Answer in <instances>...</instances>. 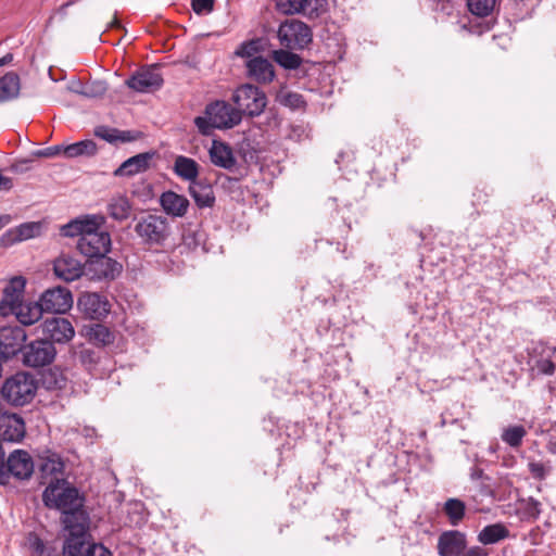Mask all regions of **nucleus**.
Wrapping results in <instances>:
<instances>
[{
	"label": "nucleus",
	"instance_id": "f257e3e1",
	"mask_svg": "<svg viewBox=\"0 0 556 556\" xmlns=\"http://www.w3.org/2000/svg\"><path fill=\"white\" fill-rule=\"evenodd\" d=\"M134 232L140 240V244L149 250L164 251L173 235L172 226L165 216L147 214L134 217Z\"/></svg>",
	"mask_w": 556,
	"mask_h": 556
},
{
	"label": "nucleus",
	"instance_id": "f03ea898",
	"mask_svg": "<svg viewBox=\"0 0 556 556\" xmlns=\"http://www.w3.org/2000/svg\"><path fill=\"white\" fill-rule=\"evenodd\" d=\"M65 529L68 531L63 545V556H112V553L102 544L87 545V518L85 515H71L63 518Z\"/></svg>",
	"mask_w": 556,
	"mask_h": 556
},
{
	"label": "nucleus",
	"instance_id": "7ed1b4c3",
	"mask_svg": "<svg viewBox=\"0 0 556 556\" xmlns=\"http://www.w3.org/2000/svg\"><path fill=\"white\" fill-rule=\"evenodd\" d=\"M204 114L194 118V125L202 136H211L214 129H230L241 123V111L223 100L208 103Z\"/></svg>",
	"mask_w": 556,
	"mask_h": 556
},
{
	"label": "nucleus",
	"instance_id": "20e7f679",
	"mask_svg": "<svg viewBox=\"0 0 556 556\" xmlns=\"http://www.w3.org/2000/svg\"><path fill=\"white\" fill-rule=\"evenodd\" d=\"M42 501L49 508H55L63 513L64 517L71 515H85L80 508L83 500L76 488L63 478L49 481L43 491Z\"/></svg>",
	"mask_w": 556,
	"mask_h": 556
},
{
	"label": "nucleus",
	"instance_id": "39448f33",
	"mask_svg": "<svg viewBox=\"0 0 556 556\" xmlns=\"http://www.w3.org/2000/svg\"><path fill=\"white\" fill-rule=\"evenodd\" d=\"M37 388L38 383L30 374L17 372L3 382L1 394L9 404L24 406L35 397Z\"/></svg>",
	"mask_w": 556,
	"mask_h": 556
},
{
	"label": "nucleus",
	"instance_id": "423d86ee",
	"mask_svg": "<svg viewBox=\"0 0 556 556\" xmlns=\"http://www.w3.org/2000/svg\"><path fill=\"white\" fill-rule=\"evenodd\" d=\"M277 36L280 45L290 50H304L313 41L312 28L296 18L282 22L278 27Z\"/></svg>",
	"mask_w": 556,
	"mask_h": 556
},
{
	"label": "nucleus",
	"instance_id": "0eeeda50",
	"mask_svg": "<svg viewBox=\"0 0 556 556\" xmlns=\"http://www.w3.org/2000/svg\"><path fill=\"white\" fill-rule=\"evenodd\" d=\"M231 100L237 105L236 109L241 111V117L243 115L249 117L258 116L264 112L267 105L266 93L258 87L251 84L238 87L233 92Z\"/></svg>",
	"mask_w": 556,
	"mask_h": 556
},
{
	"label": "nucleus",
	"instance_id": "6e6552de",
	"mask_svg": "<svg viewBox=\"0 0 556 556\" xmlns=\"http://www.w3.org/2000/svg\"><path fill=\"white\" fill-rule=\"evenodd\" d=\"M86 276L94 281H114L122 271L123 265L118 261L101 253L85 262Z\"/></svg>",
	"mask_w": 556,
	"mask_h": 556
},
{
	"label": "nucleus",
	"instance_id": "1a4fd4ad",
	"mask_svg": "<svg viewBox=\"0 0 556 556\" xmlns=\"http://www.w3.org/2000/svg\"><path fill=\"white\" fill-rule=\"evenodd\" d=\"M112 248L111 236L100 229L87 230L84 237L78 238L76 249L90 260L101 253H109Z\"/></svg>",
	"mask_w": 556,
	"mask_h": 556
},
{
	"label": "nucleus",
	"instance_id": "9d476101",
	"mask_svg": "<svg viewBox=\"0 0 556 556\" xmlns=\"http://www.w3.org/2000/svg\"><path fill=\"white\" fill-rule=\"evenodd\" d=\"M164 79L159 65L143 66L135 72L126 81V86L137 92H153L163 86Z\"/></svg>",
	"mask_w": 556,
	"mask_h": 556
},
{
	"label": "nucleus",
	"instance_id": "9b49d317",
	"mask_svg": "<svg viewBox=\"0 0 556 556\" xmlns=\"http://www.w3.org/2000/svg\"><path fill=\"white\" fill-rule=\"evenodd\" d=\"M78 309L90 320H102L111 311L108 298L97 292H85L77 301Z\"/></svg>",
	"mask_w": 556,
	"mask_h": 556
},
{
	"label": "nucleus",
	"instance_id": "f8f14e48",
	"mask_svg": "<svg viewBox=\"0 0 556 556\" xmlns=\"http://www.w3.org/2000/svg\"><path fill=\"white\" fill-rule=\"evenodd\" d=\"M39 301L48 314H65L73 306L72 292L61 286L46 290Z\"/></svg>",
	"mask_w": 556,
	"mask_h": 556
},
{
	"label": "nucleus",
	"instance_id": "ddd939ff",
	"mask_svg": "<svg viewBox=\"0 0 556 556\" xmlns=\"http://www.w3.org/2000/svg\"><path fill=\"white\" fill-rule=\"evenodd\" d=\"M42 331L46 336L45 340L49 341L51 344L65 343L71 340L75 333L68 319L55 316L45 320Z\"/></svg>",
	"mask_w": 556,
	"mask_h": 556
},
{
	"label": "nucleus",
	"instance_id": "4468645a",
	"mask_svg": "<svg viewBox=\"0 0 556 556\" xmlns=\"http://www.w3.org/2000/svg\"><path fill=\"white\" fill-rule=\"evenodd\" d=\"M157 156L155 150L136 154L124 161L113 173L116 177H132L152 167V161Z\"/></svg>",
	"mask_w": 556,
	"mask_h": 556
},
{
	"label": "nucleus",
	"instance_id": "2eb2a0df",
	"mask_svg": "<svg viewBox=\"0 0 556 556\" xmlns=\"http://www.w3.org/2000/svg\"><path fill=\"white\" fill-rule=\"evenodd\" d=\"M26 279L23 276L13 277L3 289V296L0 302V314L10 315L23 301Z\"/></svg>",
	"mask_w": 556,
	"mask_h": 556
},
{
	"label": "nucleus",
	"instance_id": "dca6fc26",
	"mask_svg": "<svg viewBox=\"0 0 556 556\" xmlns=\"http://www.w3.org/2000/svg\"><path fill=\"white\" fill-rule=\"evenodd\" d=\"M105 223L102 215H84L77 217L60 228L63 237H84L87 230L100 229Z\"/></svg>",
	"mask_w": 556,
	"mask_h": 556
},
{
	"label": "nucleus",
	"instance_id": "f3484780",
	"mask_svg": "<svg viewBox=\"0 0 556 556\" xmlns=\"http://www.w3.org/2000/svg\"><path fill=\"white\" fill-rule=\"evenodd\" d=\"M53 273L65 282H71L86 275L85 264L68 254H61L53 261Z\"/></svg>",
	"mask_w": 556,
	"mask_h": 556
},
{
	"label": "nucleus",
	"instance_id": "a211bd4d",
	"mask_svg": "<svg viewBox=\"0 0 556 556\" xmlns=\"http://www.w3.org/2000/svg\"><path fill=\"white\" fill-rule=\"evenodd\" d=\"M467 546L466 535L456 530L444 531L438 539L440 556H460Z\"/></svg>",
	"mask_w": 556,
	"mask_h": 556
},
{
	"label": "nucleus",
	"instance_id": "6ab92c4d",
	"mask_svg": "<svg viewBox=\"0 0 556 556\" xmlns=\"http://www.w3.org/2000/svg\"><path fill=\"white\" fill-rule=\"evenodd\" d=\"M25 435V424L16 414L0 415V440L18 442Z\"/></svg>",
	"mask_w": 556,
	"mask_h": 556
},
{
	"label": "nucleus",
	"instance_id": "aec40b11",
	"mask_svg": "<svg viewBox=\"0 0 556 556\" xmlns=\"http://www.w3.org/2000/svg\"><path fill=\"white\" fill-rule=\"evenodd\" d=\"M80 334L87 339L90 344L109 346L114 343L116 333L109 327L99 323H89L81 327Z\"/></svg>",
	"mask_w": 556,
	"mask_h": 556
},
{
	"label": "nucleus",
	"instance_id": "412c9836",
	"mask_svg": "<svg viewBox=\"0 0 556 556\" xmlns=\"http://www.w3.org/2000/svg\"><path fill=\"white\" fill-rule=\"evenodd\" d=\"M160 205L172 217H184L190 206L189 200L175 191L167 190L160 195Z\"/></svg>",
	"mask_w": 556,
	"mask_h": 556
},
{
	"label": "nucleus",
	"instance_id": "4be33fe9",
	"mask_svg": "<svg viewBox=\"0 0 556 556\" xmlns=\"http://www.w3.org/2000/svg\"><path fill=\"white\" fill-rule=\"evenodd\" d=\"M37 467L41 475V478L45 480L50 479L51 481L54 480L55 478H60L59 476L62 475L64 463L60 455L47 451L38 456Z\"/></svg>",
	"mask_w": 556,
	"mask_h": 556
},
{
	"label": "nucleus",
	"instance_id": "5701e85b",
	"mask_svg": "<svg viewBox=\"0 0 556 556\" xmlns=\"http://www.w3.org/2000/svg\"><path fill=\"white\" fill-rule=\"evenodd\" d=\"M248 74L257 83H271L275 78L273 64L263 56H254L247 62Z\"/></svg>",
	"mask_w": 556,
	"mask_h": 556
},
{
	"label": "nucleus",
	"instance_id": "b1692460",
	"mask_svg": "<svg viewBox=\"0 0 556 556\" xmlns=\"http://www.w3.org/2000/svg\"><path fill=\"white\" fill-rule=\"evenodd\" d=\"M211 162L220 168L232 169L237 160L233 155L232 149L226 142L213 140L212 147L208 151Z\"/></svg>",
	"mask_w": 556,
	"mask_h": 556
},
{
	"label": "nucleus",
	"instance_id": "393cba45",
	"mask_svg": "<svg viewBox=\"0 0 556 556\" xmlns=\"http://www.w3.org/2000/svg\"><path fill=\"white\" fill-rule=\"evenodd\" d=\"M26 332L20 326L0 328V348H35V342L26 343Z\"/></svg>",
	"mask_w": 556,
	"mask_h": 556
},
{
	"label": "nucleus",
	"instance_id": "a878e982",
	"mask_svg": "<svg viewBox=\"0 0 556 556\" xmlns=\"http://www.w3.org/2000/svg\"><path fill=\"white\" fill-rule=\"evenodd\" d=\"M15 355L22 354L25 366L40 368L50 365L55 358V350H13Z\"/></svg>",
	"mask_w": 556,
	"mask_h": 556
},
{
	"label": "nucleus",
	"instance_id": "bb28decb",
	"mask_svg": "<svg viewBox=\"0 0 556 556\" xmlns=\"http://www.w3.org/2000/svg\"><path fill=\"white\" fill-rule=\"evenodd\" d=\"M189 193L200 208L212 207L215 204L213 187L204 180H197L190 184Z\"/></svg>",
	"mask_w": 556,
	"mask_h": 556
},
{
	"label": "nucleus",
	"instance_id": "cd10ccee",
	"mask_svg": "<svg viewBox=\"0 0 556 556\" xmlns=\"http://www.w3.org/2000/svg\"><path fill=\"white\" fill-rule=\"evenodd\" d=\"M43 313H46L45 308L38 300L29 303L22 302L11 314H14L21 324L29 326L37 323Z\"/></svg>",
	"mask_w": 556,
	"mask_h": 556
},
{
	"label": "nucleus",
	"instance_id": "c85d7f7f",
	"mask_svg": "<svg viewBox=\"0 0 556 556\" xmlns=\"http://www.w3.org/2000/svg\"><path fill=\"white\" fill-rule=\"evenodd\" d=\"M20 90L21 79L15 72H8L0 77V103L16 99Z\"/></svg>",
	"mask_w": 556,
	"mask_h": 556
},
{
	"label": "nucleus",
	"instance_id": "c756f323",
	"mask_svg": "<svg viewBox=\"0 0 556 556\" xmlns=\"http://www.w3.org/2000/svg\"><path fill=\"white\" fill-rule=\"evenodd\" d=\"M199 164L191 157L179 155L174 162V172L180 178L190 181H197L199 176Z\"/></svg>",
	"mask_w": 556,
	"mask_h": 556
},
{
	"label": "nucleus",
	"instance_id": "7c9ffc66",
	"mask_svg": "<svg viewBox=\"0 0 556 556\" xmlns=\"http://www.w3.org/2000/svg\"><path fill=\"white\" fill-rule=\"evenodd\" d=\"M263 151L261 142L251 135H244L243 139L238 143L237 152L248 164L257 163L258 154Z\"/></svg>",
	"mask_w": 556,
	"mask_h": 556
},
{
	"label": "nucleus",
	"instance_id": "2f4dec72",
	"mask_svg": "<svg viewBox=\"0 0 556 556\" xmlns=\"http://www.w3.org/2000/svg\"><path fill=\"white\" fill-rule=\"evenodd\" d=\"M509 531L503 523H493L484 527L478 534V541L484 545L495 544L508 538Z\"/></svg>",
	"mask_w": 556,
	"mask_h": 556
},
{
	"label": "nucleus",
	"instance_id": "473e14b6",
	"mask_svg": "<svg viewBox=\"0 0 556 556\" xmlns=\"http://www.w3.org/2000/svg\"><path fill=\"white\" fill-rule=\"evenodd\" d=\"M131 208V203L125 195L113 198L108 204L109 215L117 222L126 220L130 216Z\"/></svg>",
	"mask_w": 556,
	"mask_h": 556
},
{
	"label": "nucleus",
	"instance_id": "72a5a7b5",
	"mask_svg": "<svg viewBox=\"0 0 556 556\" xmlns=\"http://www.w3.org/2000/svg\"><path fill=\"white\" fill-rule=\"evenodd\" d=\"M271 58L279 66L288 71L298 70L303 63V59L299 54L287 48L274 50Z\"/></svg>",
	"mask_w": 556,
	"mask_h": 556
},
{
	"label": "nucleus",
	"instance_id": "f704fd0d",
	"mask_svg": "<svg viewBox=\"0 0 556 556\" xmlns=\"http://www.w3.org/2000/svg\"><path fill=\"white\" fill-rule=\"evenodd\" d=\"M97 153V143L91 139L81 140L63 149V155L68 159L77 156H92Z\"/></svg>",
	"mask_w": 556,
	"mask_h": 556
},
{
	"label": "nucleus",
	"instance_id": "c9c22d12",
	"mask_svg": "<svg viewBox=\"0 0 556 556\" xmlns=\"http://www.w3.org/2000/svg\"><path fill=\"white\" fill-rule=\"evenodd\" d=\"M465 504L458 498H448L443 507L451 525L457 526L465 516Z\"/></svg>",
	"mask_w": 556,
	"mask_h": 556
},
{
	"label": "nucleus",
	"instance_id": "e433bc0d",
	"mask_svg": "<svg viewBox=\"0 0 556 556\" xmlns=\"http://www.w3.org/2000/svg\"><path fill=\"white\" fill-rule=\"evenodd\" d=\"M42 383L48 390H62L66 386V377L60 368L53 367L43 374Z\"/></svg>",
	"mask_w": 556,
	"mask_h": 556
},
{
	"label": "nucleus",
	"instance_id": "4c0bfd02",
	"mask_svg": "<svg viewBox=\"0 0 556 556\" xmlns=\"http://www.w3.org/2000/svg\"><path fill=\"white\" fill-rule=\"evenodd\" d=\"M526 434L523 426H510L503 430L501 439L510 447H519Z\"/></svg>",
	"mask_w": 556,
	"mask_h": 556
},
{
	"label": "nucleus",
	"instance_id": "58836bf2",
	"mask_svg": "<svg viewBox=\"0 0 556 556\" xmlns=\"http://www.w3.org/2000/svg\"><path fill=\"white\" fill-rule=\"evenodd\" d=\"M468 10L478 17L489 16L496 4L497 0H466Z\"/></svg>",
	"mask_w": 556,
	"mask_h": 556
},
{
	"label": "nucleus",
	"instance_id": "ea45409f",
	"mask_svg": "<svg viewBox=\"0 0 556 556\" xmlns=\"http://www.w3.org/2000/svg\"><path fill=\"white\" fill-rule=\"evenodd\" d=\"M277 8L285 14L305 13L307 7L311 5V0H277Z\"/></svg>",
	"mask_w": 556,
	"mask_h": 556
},
{
	"label": "nucleus",
	"instance_id": "a19ab883",
	"mask_svg": "<svg viewBox=\"0 0 556 556\" xmlns=\"http://www.w3.org/2000/svg\"><path fill=\"white\" fill-rule=\"evenodd\" d=\"M108 90L106 84L101 80H96L89 84H86L80 89L73 90L74 92L90 99L102 98Z\"/></svg>",
	"mask_w": 556,
	"mask_h": 556
},
{
	"label": "nucleus",
	"instance_id": "79ce46f5",
	"mask_svg": "<svg viewBox=\"0 0 556 556\" xmlns=\"http://www.w3.org/2000/svg\"><path fill=\"white\" fill-rule=\"evenodd\" d=\"M264 51L263 40L261 38H254L242 42L235 54L241 58H254L253 55Z\"/></svg>",
	"mask_w": 556,
	"mask_h": 556
},
{
	"label": "nucleus",
	"instance_id": "37998d69",
	"mask_svg": "<svg viewBox=\"0 0 556 556\" xmlns=\"http://www.w3.org/2000/svg\"><path fill=\"white\" fill-rule=\"evenodd\" d=\"M40 230L41 224L36 222L24 223L15 227V232H17L20 241L27 240L38 236L40 233Z\"/></svg>",
	"mask_w": 556,
	"mask_h": 556
},
{
	"label": "nucleus",
	"instance_id": "c03bdc74",
	"mask_svg": "<svg viewBox=\"0 0 556 556\" xmlns=\"http://www.w3.org/2000/svg\"><path fill=\"white\" fill-rule=\"evenodd\" d=\"M280 103L285 106H288L292 110L304 109L306 106V101L301 93L289 91L282 96Z\"/></svg>",
	"mask_w": 556,
	"mask_h": 556
},
{
	"label": "nucleus",
	"instance_id": "a18cd8bd",
	"mask_svg": "<svg viewBox=\"0 0 556 556\" xmlns=\"http://www.w3.org/2000/svg\"><path fill=\"white\" fill-rule=\"evenodd\" d=\"M182 243L189 250H195L202 243V235L198 231L187 230L182 233Z\"/></svg>",
	"mask_w": 556,
	"mask_h": 556
},
{
	"label": "nucleus",
	"instance_id": "49530a36",
	"mask_svg": "<svg viewBox=\"0 0 556 556\" xmlns=\"http://www.w3.org/2000/svg\"><path fill=\"white\" fill-rule=\"evenodd\" d=\"M215 0H191L192 10L197 15H206L214 10Z\"/></svg>",
	"mask_w": 556,
	"mask_h": 556
},
{
	"label": "nucleus",
	"instance_id": "de8ad7c7",
	"mask_svg": "<svg viewBox=\"0 0 556 556\" xmlns=\"http://www.w3.org/2000/svg\"><path fill=\"white\" fill-rule=\"evenodd\" d=\"M327 0H311V5L307 7L308 11L305 12L309 20H314L320 16L326 11Z\"/></svg>",
	"mask_w": 556,
	"mask_h": 556
},
{
	"label": "nucleus",
	"instance_id": "09e8293b",
	"mask_svg": "<svg viewBox=\"0 0 556 556\" xmlns=\"http://www.w3.org/2000/svg\"><path fill=\"white\" fill-rule=\"evenodd\" d=\"M117 128H110L106 126L98 127L94 131L96 136L110 143H115L117 138Z\"/></svg>",
	"mask_w": 556,
	"mask_h": 556
},
{
	"label": "nucleus",
	"instance_id": "8fccbe9b",
	"mask_svg": "<svg viewBox=\"0 0 556 556\" xmlns=\"http://www.w3.org/2000/svg\"><path fill=\"white\" fill-rule=\"evenodd\" d=\"M116 142H131L142 138L143 134L139 130H119L117 129Z\"/></svg>",
	"mask_w": 556,
	"mask_h": 556
},
{
	"label": "nucleus",
	"instance_id": "3c124183",
	"mask_svg": "<svg viewBox=\"0 0 556 556\" xmlns=\"http://www.w3.org/2000/svg\"><path fill=\"white\" fill-rule=\"evenodd\" d=\"M79 359L88 370H91V368L96 364V351L80 350Z\"/></svg>",
	"mask_w": 556,
	"mask_h": 556
},
{
	"label": "nucleus",
	"instance_id": "603ef678",
	"mask_svg": "<svg viewBox=\"0 0 556 556\" xmlns=\"http://www.w3.org/2000/svg\"><path fill=\"white\" fill-rule=\"evenodd\" d=\"M28 545L33 553L37 556H41L45 552L43 541L35 534H30L28 536Z\"/></svg>",
	"mask_w": 556,
	"mask_h": 556
},
{
	"label": "nucleus",
	"instance_id": "864d4df0",
	"mask_svg": "<svg viewBox=\"0 0 556 556\" xmlns=\"http://www.w3.org/2000/svg\"><path fill=\"white\" fill-rule=\"evenodd\" d=\"M16 242H20L15 228L9 229L0 237V247L8 248Z\"/></svg>",
	"mask_w": 556,
	"mask_h": 556
},
{
	"label": "nucleus",
	"instance_id": "5fc2aeb1",
	"mask_svg": "<svg viewBox=\"0 0 556 556\" xmlns=\"http://www.w3.org/2000/svg\"><path fill=\"white\" fill-rule=\"evenodd\" d=\"M538 370L544 375H553L555 370V365L549 359H542L538 362Z\"/></svg>",
	"mask_w": 556,
	"mask_h": 556
},
{
	"label": "nucleus",
	"instance_id": "6e6d98bb",
	"mask_svg": "<svg viewBox=\"0 0 556 556\" xmlns=\"http://www.w3.org/2000/svg\"><path fill=\"white\" fill-rule=\"evenodd\" d=\"M529 469L531 471V473L536 477V478H544L545 473H546V470H545V466L542 464V463H530L529 464Z\"/></svg>",
	"mask_w": 556,
	"mask_h": 556
},
{
	"label": "nucleus",
	"instance_id": "4d7b16f0",
	"mask_svg": "<svg viewBox=\"0 0 556 556\" xmlns=\"http://www.w3.org/2000/svg\"><path fill=\"white\" fill-rule=\"evenodd\" d=\"M30 163H31V160H27V159L20 160L17 162H15L14 164H12L11 170H13L15 173H25L30 169V166H29Z\"/></svg>",
	"mask_w": 556,
	"mask_h": 556
},
{
	"label": "nucleus",
	"instance_id": "13d9d810",
	"mask_svg": "<svg viewBox=\"0 0 556 556\" xmlns=\"http://www.w3.org/2000/svg\"><path fill=\"white\" fill-rule=\"evenodd\" d=\"M463 556H489L488 552L480 547L473 546L462 554Z\"/></svg>",
	"mask_w": 556,
	"mask_h": 556
},
{
	"label": "nucleus",
	"instance_id": "bf43d9fd",
	"mask_svg": "<svg viewBox=\"0 0 556 556\" xmlns=\"http://www.w3.org/2000/svg\"><path fill=\"white\" fill-rule=\"evenodd\" d=\"M64 148H65V146H59V144L46 148L47 157H54V156L63 153Z\"/></svg>",
	"mask_w": 556,
	"mask_h": 556
},
{
	"label": "nucleus",
	"instance_id": "052dcab7",
	"mask_svg": "<svg viewBox=\"0 0 556 556\" xmlns=\"http://www.w3.org/2000/svg\"><path fill=\"white\" fill-rule=\"evenodd\" d=\"M13 187V181L11 178L3 176L0 174V190H11Z\"/></svg>",
	"mask_w": 556,
	"mask_h": 556
},
{
	"label": "nucleus",
	"instance_id": "680f3d73",
	"mask_svg": "<svg viewBox=\"0 0 556 556\" xmlns=\"http://www.w3.org/2000/svg\"><path fill=\"white\" fill-rule=\"evenodd\" d=\"M473 197L476 198V201L478 203H486L488 202V198H489V193L488 192H484L483 190H477L476 193H473Z\"/></svg>",
	"mask_w": 556,
	"mask_h": 556
},
{
	"label": "nucleus",
	"instance_id": "e2e57ef3",
	"mask_svg": "<svg viewBox=\"0 0 556 556\" xmlns=\"http://www.w3.org/2000/svg\"><path fill=\"white\" fill-rule=\"evenodd\" d=\"M13 61V54L7 53L4 56L0 59V67L7 64H10Z\"/></svg>",
	"mask_w": 556,
	"mask_h": 556
},
{
	"label": "nucleus",
	"instance_id": "0e129e2a",
	"mask_svg": "<svg viewBox=\"0 0 556 556\" xmlns=\"http://www.w3.org/2000/svg\"><path fill=\"white\" fill-rule=\"evenodd\" d=\"M74 3V1H68L64 4H62L59 10H58V13L61 14L62 16H65L66 15V9L72 5Z\"/></svg>",
	"mask_w": 556,
	"mask_h": 556
},
{
	"label": "nucleus",
	"instance_id": "69168bd1",
	"mask_svg": "<svg viewBox=\"0 0 556 556\" xmlns=\"http://www.w3.org/2000/svg\"><path fill=\"white\" fill-rule=\"evenodd\" d=\"M530 505L532 506L531 507V510H532V514L534 515H539L540 514V509H539V502L534 501V500H531L530 501Z\"/></svg>",
	"mask_w": 556,
	"mask_h": 556
},
{
	"label": "nucleus",
	"instance_id": "338daca9",
	"mask_svg": "<svg viewBox=\"0 0 556 556\" xmlns=\"http://www.w3.org/2000/svg\"><path fill=\"white\" fill-rule=\"evenodd\" d=\"M11 220L10 215H0V229H2Z\"/></svg>",
	"mask_w": 556,
	"mask_h": 556
},
{
	"label": "nucleus",
	"instance_id": "774afa93",
	"mask_svg": "<svg viewBox=\"0 0 556 556\" xmlns=\"http://www.w3.org/2000/svg\"><path fill=\"white\" fill-rule=\"evenodd\" d=\"M547 447L549 452L556 454V440L554 441L553 438L549 439Z\"/></svg>",
	"mask_w": 556,
	"mask_h": 556
}]
</instances>
